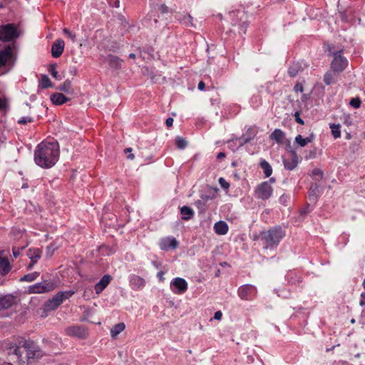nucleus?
<instances>
[{"mask_svg":"<svg viewBox=\"0 0 365 365\" xmlns=\"http://www.w3.org/2000/svg\"><path fill=\"white\" fill-rule=\"evenodd\" d=\"M6 350L9 364L29 365L41 354L33 341L26 340L20 341L19 345L11 344Z\"/></svg>","mask_w":365,"mask_h":365,"instance_id":"f257e3e1","label":"nucleus"},{"mask_svg":"<svg viewBox=\"0 0 365 365\" xmlns=\"http://www.w3.org/2000/svg\"><path fill=\"white\" fill-rule=\"evenodd\" d=\"M59 145L57 142H41L34 153V161L43 168H50L58 161Z\"/></svg>","mask_w":365,"mask_h":365,"instance_id":"f03ea898","label":"nucleus"},{"mask_svg":"<svg viewBox=\"0 0 365 365\" xmlns=\"http://www.w3.org/2000/svg\"><path fill=\"white\" fill-rule=\"evenodd\" d=\"M284 237V232L281 227H274L267 232H262V240L266 249L276 247Z\"/></svg>","mask_w":365,"mask_h":365,"instance_id":"7ed1b4c3","label":"nucleus"},{"mask_svg":"<svg viewBox=\"0 0 365 365\" xmlns=\"http://www.w3.org/2000/svg\"><path fill=\"white\" fill-rule=\"evenodd\" d=\"M74 293L75 292L71 290L58 292L45 303L46 309L47 311L56 309L64 300L70 298Z\"/></svg>","mask_w":365,"mask_h":365,"instance_id":"20e7f679","label":"nucleus"},{"mask_svg":"<svg viewBox=\"0 0 365 365\" xmlns=\"http://www.w3.org/2000/svg\"><path fill=\"white\" fill-rule=\"evenodd\" d=\"M58 280H43L29 287V292L31 294H41L53 290L58 287Z\"/></svg>","mask_w":365,"mask_h":365,"instance_id":"39448f33","label":"nucleus"},{"mask_svg":"<svg viewBox=\"0 0 365 365\" xmlns=\"http://www.w3.org/2000/svg\"><path fill=\"white\" fill-rule=\"evenodd\" d=\"M16 29L13 24H6L0 26V41H11L18 37Z\"/></svg>","mask_w":365,"mask_h":365,"instance_id":"423d86ee","label":"nucleus"},{"mask_svg":"<svg viewBox=\"0 0 365 365\" xmlns=\"http://www.w3.org/2000/svg\"><path fill=\"white\" fill-rule=\"evenodd\" d=\"M341 51H334L332 54L334 59L331 62V68L336 72L344 71L348 65L346 58L341 56Z\"/></svg>","mask_w":365,"mask_h":365,"instance_id":"0eeeda50","label":"nucleus"},{"mask_svg":"<svg viewBox=\"0 0 365 365\" xmlns=\"http://www.w3.org/2000/svg\"><path fill=\"white\" fill-rule=\"evenodd\" d=\"M272 192V187L266 181L257 185L255 189V196L259 199L267 200L271 197Z\"/></svg>","mask_w":365,"mask_h":365,"instance_id":"6e6552de","label":"nucleus"},{"mask_svg":"<svg viewBox=\"0 0 365 365\" xmlns=\"http://www.w3.org/2000/svg\"><path fill=\"white\" fill-rule=\"evenodd\" d=\"M170 287L175 294H182L187 289V283L182 278L176 277L172 280Z\"/></svg>","mask_w":365,"mask_h":365,"instance_id":"1a4fd4ad","label":"nucleus"},{"mask_svg":"<svg viewBox=\"0 0 365 365\" xmlns=\"http://www.w3.org/2000/svg\"><path fill=\"white\" fill-rule=\"evenodd\" d=\"M67 335L85 339L88 336L87 330L81 326L68 327L65 329Z\"/></svg>","mask_w":365,"mask_h":365,"instance_id":"9d476101","label":"nucleus"},{"mask_svg":"<svg viewBox=\"0 0 365 365\" xmlns=\"http://www.w3.org/2000/svg\"><path fill=\"white\" fill-rule=\"evenodd\" d=\"M255 288L251 284H245L241 286L238 289V295L242 299L244 300H250L252 299V296L255 295Z\"/></svg>","mask_w":365,"mask_h":365,"instance_id":"9b49d317","label":"nucleus"},{"mask_svg":"<svg viewBox=\"0 0 365 365\" xmlns=\"http://www.w3.org/2000/svg\"><path fill=\"white\" fill-rule=\"evenodd\" d=\"M159 245L162 250H175L178 246V242L175 237H168L161 239Z\"/></svg>","mask_w":365,"mask_h":365,"instance_id":"f8f14e48","label":"nucleus"},{"mask_svg":"<svg viewBox=\"0 0 365 365\" xmlns=\"http://www.w3.org/2000/svg\"><path fill=\"white\" fill-rule=\"evenodd\" d=\"M17 302V297L13 294H6L0 297V310L9 309Z\"/></svg>","mask_w":365,"mask_h":365,"instance_id":"ddd939ff","label":"nucleus"},{"mask_svg":"<svg viewBox=\"0 0 365 365\" xmlns=\"http://www.w3.org/2000/svg\"><path fill=\"white\" fill-rule=\"evenodd\" d=\"M65 43L61 38L56 39L51 46V54L53 58H58L64 50Z\"/></svg>","mask_w":365,"mask_h":365,"instance_id":"4468645a","label":"nucleus"},{"mask_svg":"<svg viewBox=\"0 0 365 365\" xmlns=\"http://www.w3.org/2000/svg\"><path fill=\"white\" fill-rule=\"evenodd\" d=\"M291 158H283V164L285 169L288 170H294L298 164V156L294 150H291Z\"/></svg>","mask_w":365,"mask_h":365,"instance_id":"2eb2a0df","label":"nucleus"},{"mask_svg":"<svg viewBox=\"0 0 365 365\" xmlns=\"http://www.w3.org/2000/svg\"><path fill=\"white\" fill-rule=\"evenodd\" d=\"M130 285L133 289L138 290L143 289L145 285V281L143 278L138 275L130 277Z\"/></svg>","mask_w":365,"mask_h":365,"instance_id":"dca6fc26","label":"nucleus"},{"mask_svg":"<svg viewBox=\"0 0 365 365\" xmlns=\"http://www.w3.org/2000/svg\"><path fill=\"white\" fill-rule=\"evenodd\" d=\"M11 58L12 53L9 46L4 50H0V68L6 66Z\"/></svg>","mask_w":365,"mask_h":365,"instance_id":"f3484780","label":"nucleus"},{"mask_svg":"<svg viewBox=\"0 0 365 365\" xmlns=\"http://www.w3.org/2000/svg\"><path fill=\"white\" fill-rule=\"evenodd\" d=\"M111 279V277L108 274L104 275L101 280L95 285V291L96 294H100L108 285Z\"/></svg>","mask_w":365,"mask_h":365,"instance_id":"a211bd4d","label":"nucleus"},{"mask_svg":"<svg viewBox=\"0 0 365 365\" xmlns=\"http://www.w3.org/2000/svg\"><path fill=\"white\" fill-rule=\"evenodd\" d=\"M255 130L253 128H250L247 130V134L241 138H237V140H238L240 146H242L245 144L249 143L252 139L255 138Z\"/></svg>","mask_w":365,"mask_h":365,"instance_id":"6ab92c4d","label":"nucleus"},{"mask_svg":"<svg viewBox=\"0 0 365 365\" xmlns=\"http://www.w3.org/2000/svg\"><path fill=\"white\" fill-rule=\"evenodd\" d=\"M214 230L216 234L224 235L228 232V225L224 221H219L214 225Z\"/></svg>","mask_w":365,"mask_h":365,"instance_id":"aec40b11","label":"nucleus"},{"mask_svg":"<svg viewBox=\"0 0 365 365\" xmlns=\"http://www.w3.org/2000/svg\"><path fill=\"white\" fill-rule=\"evenodd\" d=\"M50 99L55 105H62L68 101V98L61 93H55L52 94Z\"/></svg>","mask_w":365,"mask_h":365,"instance_id":"412c9836","label":"nucleus"},{"mask_svg":"<svg viewBox=\"0 0 365 365\" xmlns=\"http://www.w3.org/2000/svg\"><path fill=\"white\" fill-rule=\"evenodd\" d=\"M106 61L110 67L115 69H118L121 67L122 61L116 56L108 55Z\"/></svg>","mask_w":365,"mask_h":365,"instance_id":"4be33fe9","label":"nucleus"},{"mask_svg":"<svg viewBox=\"0 0 365 365\" xmlns=\"http://www.w3.org/2000/svg\"><path fill=\"white\" fill-rule=\"evenodd\" d=\"M302 63L297 62L293 63L288 69V73L291 77H295L300 71H303Z\"/></svg>","mask_w":365,"mask_h":365,"instance_id":"5701e85b","label":"nucleus"},{"mask_svg":"<svg viewBox=\"0 0 365 365\" xmlns=\"http://www.w3.org/2000/svg\"><path fill=\"white\" fill-rule=\"evenodd\" d=\"M11 270V266L9 260L5 257H0V274L1 275L7 274Z\"/></svg>","mask_w":365,"mask_h":365,"instance_id":"b1692460","label":"nucleus"},{"mask_svg":"<svg viewBox=\"0 0 365 365\" xmlns=\"http://www.w3.org/2000/svg\"><path fill=\"white\" fill-rule=\"evenodd\" d=\"M314 138V135L312 133L309 137L304 138L301 135H297L295 137V143L299 144L301 147L306 146L309 143H311Z\"/></svg>","mask_w":365,"mask_h":365,"instance_id":"393cba45","label":"nucleus"},{"mask_svg":"<svg viewBox=\"0 0 365 365\" xmlns=\"http://www.w3.org/2000/svg\"><path fill=\"white\" fill-rule=\"evenodd\" d=\"M284 133L280 129H275L270 135L271 140H275L278 143H282L284 138Z\"/></svg>","mask_w":365,"mask_h":365,"instance_id":"a878e982","label":"nucleus"},{"mask_svg":"<svg viewBox=\"0 0 365 365\" xmlns=\"http://www.w3.org/2000/svg\"><path fill=\"white\" fill-rule=\"evenodd\" d=\"M180 213L182 215V219L184 220H188L194 215V211L192 209L187 206L182 207L180 209Z\"/></svg>","mask_w":365,"mask_h":365,"instance_id":"bb28decb","label":"nucleus"},{"mask_svg":"<svg viewBox=\"0 0 365 365\" xmlns=\"http://www.w3.org/2000/svg\"><path fill=\"white\" fill-rule=\"evenodd\" d=\"M259 166L263 170L264 176L266 178L269 177L272 173V168L270 164L265 160H261L259 162Z\"/></svg>","mask_w":365,"mask_h":365,"instance_id":"cd10ccee","label":"nucleus"},{"mask_svg":"<svg viewBox=\"0 0 365 365\" xmlns=\"http://www.w3.org/2000/svg\"><path fill=\"white\" fill-rule=\"evenodd\" d=\"M125 328V325L124 323H118L115 324L110 329V335L113 338H115L120 333H121Z\"/></svg>","mask_w":365,"mask_h":365,"instance_id":"c85d7f7f","label":"nucleus"},{"mask_svg":"<svg viewBox=\"0 0 365 365\" xmlns=\"http://www.w3.org/2000/svg\"><path fill=\"white\" fill-rule=\"evenodd\" d=\"M27 255L33 263H36L38 259L41 257V252L38 249H30Z\"/></svg>","mask_w":365,"mask_h":365,"instance_id":"c756f323","label":"nucleus"},{"mask_svg":"<svg viewBox=\"0 0 365 365\" xmlns=\"http://www.w3.org/2000/svg\"><path fill=\"white\" fill-rule=\"evenodd\" d=\"M52 86H53L52 83H51V80L49 79V78L48 77V76L43 75L41 76L39 86L41 88H48L52 87Z\"/></svg>","mask_w":365,"mask_h":365,"instance_id":"7c9ffc66","label":"nucleus"},{"mask_svg":"<svg viewBox=\"0 0 365 365\" xmlns=\"http://www.w3.org/2000/svg\"><path fill=\"white\" fill-rule=\"evenodd\" d=\"M58 89L61 91L67 93H72V87H71V83L70 81L66 80L63 83L61 84L58 87Z\"/></svg>","mask_w":365,"mask_h":365,"instance_id":"2f4dec72","label":"nucleus"},{"mask_svg":"<svg viewBox=\"0 0 365 365\" xmlns=\"http://www.w3.org/2000/svg\"><path fill=\"white\" fill-rule=\"evenodd\" d=\"M39 275V273L37 272H32V273H29V274H27L26 275H24V277H22L21 279H20V281L21 282H33L34 281Z\"/></svg>","mask_w":365,"mask_h":365,"instance_id":"473e14b6","label":"nucleus"},{"mask_svg":"<svg viewBox=\"0 0 365 365\" xmlns=\"http://www.w3.org/2000/svg\"><path fill=\"white\" fill-rule=\"evenodd\" d=\"M330 128L334 138H338L341 136L340 125L339 124H331Z\"/></svg>","mask_w":365,"mask_h":365,"instance_id":"72a5a7b5","label":"nucleus"},{"mask_svg":"<svg viewBox=\"0 0 365 365\" xmlns=\"http://www.w3.org/2000/svg\"><path fill=\"white\" fill-rule=\"evenodd\" d=\"M175 145L179 149H184L187 146V142L185 138L178 136L175 139Z\"/></svg>","mask_w":365,"mask_h":365,"instance_id":"f704fd0d","label":"nucleus"},{"mask_svg":"<svg viewBox=\"0 0 365 365\" xmlns=\"http://www.w3.org/2000/svg\"><path fill=\"white\" fill-rule=\"evenodd\" d=\"M183 24L192 26V17L190 14H185L178 19Z\"/></svg>","mask_w":365,"mask_h":365,"instance_id":"c9c22d12","label":"nucleus"},{"mask_svg":"<svg viewBox=\"0 0 365 365\" xmlns=\"http://www.w3.org/2000/svg\"><path fill=\"white\" fill-rule=\"evenodd\" d=\"M324 81L327 86L331 85L334 82V75L331 72L324 74Z\"/></svg>","mask_w":365,"mask_h":365,"instance_id":"e433bc0d","label":"nucleus"},{"mask_svg":"<svg viewBox=\"0 0 365 365\" xmlns=\"http://www.w3.org/2000/svg\"><path fill=\"white\" fill-rule=\"evenodd\" d=\"M56 64H51L49 66L48 71L53 78H55L56 79H59L58 73L56 71Z\"/></svg>","mask_w":365,"mask_h":365,"instance_id":"4c0bfd02","label":"nucleus"},{"mask_svg":"<svg viewBox=\"0 0 365 365\" xmlns=\"http://www.w3.org/2000/svg\"><path fill=\"white\" fill-rule=\"evenodd\" d=\"M63 32L64 34H66L73 42H76V36L75 34L72 33L70 30L65 28L63 29Z\"/></svg>","mask_w":365,"mask_h":365,"instance_id":"58836bf2","label":"nucleus"},{"mask_svg":"<svg viewBox=\"0 0 365 365\" xmlns=\"http://www.w3.org/2000/svg\"><path fill=\"white\" fill-rule=\"evenodd\" d=\"M361 102L359 98H353L351 99L349 103L350 106L354 108H359L361 106Z\"/></svg>","mask_w":365,"mask_h":365,"instance_id":"ea45409f","label":"nucleus"},{"mask_svg":"<svg viewBox=\"0 0 365 365\" xmlns=\"http://www.w3.org/2000/svg\"><path fill=\"white\" fill-rule=\"evenodd\" d=\"M312 176L318 177L317 180H320L323 178V171L319 168H315L312 170Z\"/></svg>","mask_w":365,"mask_h":365,"instance_id":"a19ab883","label":"nucleus"},{"mask_svg":"<svg viewBox=\"0 0 365 365\" xmlns=\"http://www.w3.org/2000/svg\"><path fill=\"white\" fill-rule=\"evenodd\" d=\"M32 121H33V118H32L26 116V117H22V118H21L18 120V123H19V124L24 125V124H26V123H29H29H31V122H32Z\"/></svg>","mask_w":365,"mask_h":365,"instance_id":"79ce46f5","label":"nucleus"},{"mask_svg":"<svg viewBox=\"0 0 365 365\" xmlns=\"http://www.w3.org/2000/svg\"><path fill=\"white\" fill-rule=\"evenodd\" d=\"M195 204L198 209L201 210L202 211H205L206 203H205V202H203L201 199L197 200Z\"/></svg>","mask_w":365,"mask_h":365,"instance_id":"37998d69","label":"nucleus"},{"mask_svg":"<svg viewBox=\"0 0 365 365\" xmlns=\"http://www.w3.org/2000/svg\"><path fill=\"white\" fill-rule=\"evenodd\" d=\"M24 249V247H14L13 248V255L14 257H18L20 255L21 251Z\"/></svg>","mask_w":365,"mask_h":365,"instance_id":"c03bdc74","label":"nucleus"},{"mask_svg":"<svg viewBox=\"0 0 365 365\" xmlns=\"http://www.w3.org/2000/svg\"><path fill=\"white\" fill-rule=\"evenodd\" d=\"M219 183L225 189H227L230 187V184L223 178L219 179Z\"/></svg>","mask_w":365,"mask_h":365,"instance_id":"a18cd8bd","label":"nucleus"},{"mask_svg":"<svg viewBox=\"0 0 365 365\" xmlns=\"http://www.w3.org/2000/svg\"><path fill=\"white\" fill-rule=\"evenodd\" d=\"M289 199V195H281V197H279V202L284 205H286V203L287 202L288 200Z\"/></svg>","mask_w":365,"mask_h":365,"instance_id":"49530a36","label":"nucleus"},{"mask_svg":"<svg viewBox=\"0 0 365 365\" xmlns=\"http://www.w3.org/2000/svg\"><path fill=\"white\" fill-rule=\"evenodd\" d=\"M294 116H295V120L297 123L301 124V125H304V120L300 118L299 116V112H296L294 113Z\"/></svg>","mask_w":365,"mask_h":365,"instance_id":"de8ad7c7","label":"nucleus"},{"mask_svg":"<svg viewBox=\"0 0 365 365\" xmlns=\"http://www.w3.org/2000/svg\"><path fill=\"white\" fill-rule=\"evenodd\" d=\"M110 5L112 7L119 8L120 7V1L119 0H111L110 1Z\"/></svg>","mask_w":365,"mask_h":365,"instance_id":"09e8293b","label":"nucleus"},{"mask_svg":"<svg viewBox=\"0 0 365 365\" xmlns=\"http://www.w3.org/2000/svg\"><path fill=\"white\" fill-rule=\"evenodd\" d=\"M294 90L296 91V92H302L304 91V88L302 86V84L300 83H297L295 85L294 88Z\"/></svg>","mask_w":365,"mask_h":365,"instance_id":"8fccbe9b","label":"nucleus"},{"mask_svg":"<svg viewBox=\"0 0 365 365\" xmlns=\"http://www.w3.org/2000/svg\"><path fill=\"white\" fill-rule=\"evenodd\" d=\"M160 11H161L162 14H166L168 12V7L167 6H165V4H163L160 6L159 8Z\"/></svg>","mask_w":365,"mask_h":365,"instance_id":"3c124183","label":"nucleus"},{"mask_svg":"<svg viewBox=\"0 0 365 365\" xmlns=\"http://www.w3.org/2000/svg\"><path fill=\"white\" fill-rule=\"evenodd\" d=\"M222 317V313L221 311H217L215 313L214 319L216 320H220Z\"/></svg>","mask_w":365,"mask_h":365,"instance_id":"603ef678","label":"nucleus"},{"mask_svg":"<svg viewBox=\"0 0 365 365\" xmlns=\"http://www.w3.org/2000/svg\"><path fill=\"white\" fill-rule=\"evenodd\" d=\"M201 200L205 202V203H207L208 200L212 199V197H210L208 195H201Z\"/></svg>","mask_w":365,"mask_h":365,"instance_id":"864d4df0","label":"nucleus"},{"mask_svg":"<svg viewBox=\"0 0 365 365\" xmlns=\"http://www.w3.org/2000/svg\"><path fill=\"white\" fill-rule=\"evenodd\" d=\"M247 26V24L245 21H244L241 24H240V28L243 34H245Z\"/></svg>","mask_w":365,"mask_h":365,"instance_id":"5fc2aeb1","label":"nucleus"},{"mask_svg":"<svg viewBox=\"0 0 365 365\" xmlns=\"http://www.w3.org/2000/svg\"><path fill=\"white\" fill-rule=\"evenodd\" d=\"M173 118H168L166 119L165 123L168 127H170L173 125Z\"/></svg>","mask_w":365,"mask_h":365,"instance_id":"6e6d98bb","label":"nucleus"},{"mask_svg":"<svg viewBox=\"0 0 365 365\" xmlns=\"http://www.w3.org/2000/svg\"><path fill=\"white\" fill-rule=\"evenodd\" d=\"M361 300L360 301L359 304L361 306H364V305H365V293L364 292H363L361 294Z\"/></svg>","mask_w":365,"mask_h":365,"instance_id":"4d7b16f0","label":"nucleus"},{"mask_svg":"<svg viewBox=\"0 0 365 365\" xmlns=\"http://www.w3.org/2000/svg\"><path fill=\"white\" fill-rule=\"evenodd\" d=\"M197 87L199 90L202 91L205 87V84L203 81H200Z\"/></svg>","mask_w":365,"mask_h":365,"instance_id":"13d9d810","label":"nucleus"},{"mask_svg":"<svg viewBox=\"0 0 365 365\" xmlns=\"http://www.w3.org/2000/svg\"><path fill=\"white\" fill-rule=\"evenodd\" d=\"M344 123L347 125V126H349L351 125L352 122L349 118V116H347L346 117V120H344Z\"/></svg>","mask_w":365,"mask_h":365,"instance_id":"bf43d9fd","label":"nucleus"},{"mask_svg":"<svg viewBox=\"0 0 365 365\" xmlns=\"http://www.w3.org/2000/svg\"><path fill=\"white\" fill-rule=\"evenodd\" d=\"M157 275L160 281L164 280V277H163L164 272L163 271L159 272Z\"/></svg>","mask_w":365,"mask_h":365,"instance_id":"052dcab7","label":"nucleus"},{"mask_svg":"<svg viewBox=\"0 0 365 365\" xmlns=\"http://www.w3.org/2000/svg\"><path fill=\"white\" fill-rule=\"evenodd\" d=\"M224 158H225V153L223 152L219 153L217 155V158L219 160Z\"/></svg>","mask_w":365,"mask_h":365,"instance_id":"680f3d73","label":"nucleus"},{"mask_svg":"<svg viewBox=\"0 0 365 365\" xmlns=\"http://www.w3.org/2000/svg\"><path fill=\"white\" fill-rule=\"evenodd\" d=\"M128 159H130V160H133L134 159V155L133 154H130L128 155Z\"/></svg>","mask_w":365,"mask_h":365,"instance_id":"e2e57ef3","label":"nucleus"},{"mask_svg":"<svg viewBox=\"0 0 365 365\" xmlns=\"http://www.w3.org/2000/svg\"><path fill=\"white\" fill-rule=\"evenodd\" d=\"M275 182V178H271L269 179V180L268 181V182L270 184V183H274Z\"/></svg>","mask_w":365,"mask_h":365,"instance_id":"0e129e2a","label":"nucleus"},{"mask_svg":"<svg viewBox=\"0 0 365 365\" xmlns=\"http://www.w3.org/2000/svg\"><path fill=\"white\" fill-rule=\"evenodd\" d=\"M34 264L35 263H33L32 262H31V263L28 265V269H31L33 267Z\"/></svg>","mask_w":365,"mask_h":365,"instance_id":"69168bd1","label":"nucleus"},{"mask_svg":"<svg viewBox=\"0 0 365 365\" xmlns=\"http://www.w3.org/2000/svg\"><path fill=\"white\" fill-rule=\"evenodd\" d=\"M132 151V148H125L124 152L125 153H128V152H131Z\"/></svg>","mask_w":365,"mask_h":365,"instance_id":"338daca9","label":"nucleus"},{"mask_svg":"<svg viewBox=\"0 0 365 365\" xmlns=\"http://www.w3.org/2000/svg\"><path fill=\"white\" fill-rule=\"evenodd\" d=\"M129 58H135V53H130V54H129Z\"/></svg>","mask_w":365,"mask_h":365,"instance_id":"774afa93","label":"nucleus"}]
</instances>
